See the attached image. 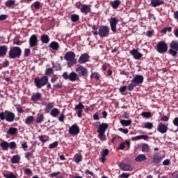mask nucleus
<instances>
[{"label": "nucleus", "instance_id": "44", "mask_svg": "<svg viewBox=\"0 0 178 178\" xmlns=\"http://www.w3.org/2000/svg\"><path fill=\"white\" fill-rule=\"evenodd\" d=\"M141 116H143V118H145L146 119H148L149 118H151V113L149 112H143L141 114Z\"/></svg>", "mask_w": 178, "mask_h": 178}, {"label": "nucleus", "instance_id": "19", "mask_svg": "<svg viewBox=\"0 0 178 178\" xmlns=\"http://www.w3.org/2000/svg\"><path fill=\"white\" fill-rule=\"evenodd\" d=\"M119 166L120 169L124 172H131V170H133V167H131L130 164L126 163H120Z\"/></svg>", "mask_w": 178, "mask_h": 178}, {"label": "nucleus", "instance_id": "8", "mask_svg": "<svg viewBox=\"0 0 178 178\" xmlns=\"http://www.w3.org/2000/svg\"><path fill=\"white\" fill-rule=\"evenodd\" d=\"M159 54H166L168 52V44L165 41L159 42L156 47Z\"/></svg>", "mask_w": 178, "mask_h": 178}, {"label": "nucleus", "instance_id": "34", "mask_svg": "<svg viewBox=\"0 0 178 178\" xmlns=\"http://www.w3.org/2000/svg\"><path fill=\"white\" fill-rule=\"evenodd\" d=\"M41 41L43 44H48L49 42V36L48 35H42L41 36Z\"/></svg>", "mask_w": 178, "mask_h": 178}, {"label": "nucleus", "instance_id": "58", "mask_svg": "<svg viewBox=\"0 0 178 178\" xmlns=\"http://www.w3.org/2000/svg\"><path fill=\"white\" fill-rule=\"evenodd\" d=\"M24 172L26 175H32L33 172L31 171V169L30 168H26L24 170Z\"/></svg>", "mask_w": 178, "mask_h": 178}, {"label": "nucleus", "instance_id": "17", "mask_svg": "<svg viewBox=\"0 0 178 178\" xmlns=\"http://www.w3.org/2000/svg\"><path fill=\"white\" fill-rule=\"evenodd\" d=\"M130 54L136 60H138V59H141V58H143V54L136 49L131 50Z\"/></svg>", "mask_w": 178, "mask_h": 178}, {"label": "nucleus", "instance_id": "38", "mask_svg": "<svg viewBox=\"0 0 178 178\" xmlns=\"http://www.w3.org/2000/svg\"><path fill=\"white\" fill-rule=\"evenodd\" d=\"M54 108V103H49L44 108V111L47 112V113H49V112Z\"/></svg>", "mask_w": 178, "mask_h": 178}, {"label": "nucleus", "instance_id": "30", "mask_svg": "<svg viewBox=\"0 0 178 178\" xmlns=\"http://www.w3.org/2000/svg\"><path fill=\"white\" fill-rule=\"evenodd\" d=\"M60 111L59 109L54 108L53 109H51V112H50V115L51 116H52V118H56V116H58V115H59Z\"/></svg>", "mask_w": 178, "mask_h": 178}, {"label": "nucleus", "instance_id": "36", "mask_svg": "<svg viewBox=\"0 0 178 178\" xmlns=\"http://www.w3.org/2000/svg\"><path fill=\"white\" fill-rule=\"evenodd\" d=\"M16 133H17V128L10 127L8 131V134H10V136H15Z\"/></svg>", "mask_w": 178, "mask_h": 178}, {"label": "nucleus", "instance_id": "43", "mask_svg": "<svg viewBox=\"0 0 178 178\" xmlns=\"http://www.w3.org/2000/svg\"><path fill=\"white\" fill-rule=\"evenodd\" d=\"M92 33L94 35H98V27H97V26L93 25L92 26Z\"/></svg>", "mask_w": 178, "mask_h": 178}, {"label": "nucleus", "instance_id": "51", "mask_svg": "<svg viewBox=\"0 0 178 178\" xmlns=\"http://www.w3.org/2000/svg\"><path fill=\"white\" fill-rule=\"evenodd\" d=\"M39 140H40V141H41V143H43V144H45V143H47V141H48V139H45L44 136H39Z\"/></svg>", "mask_w": 178, "mask_h": 178}, {"label": "nucleus", "instance_id": "40", "mask_svg": "<svg viewBox=\"0 0 178 178\" xmlns=\"http://www.w3.org/2000/svg\"><path fill=\"white\" fill-rule=\"evenodd\" d=\"M154 127V124L152 122H145L144 124V129H147V130H152Z\"/></svg>", "mask_w": 178, "mask_h": 178}, {"label": "nucleus", "instance_id": "57", "mask_svg": "<svg viewBox=\"0 0 178 178\" xmlns=\"http://www.w3.org/2000/svg\"><path fill=\"white\" fill-rule=\"evenodd\" d=\"M59 122H65V114L62 113L58 118Z\"/></svg>", "mask_w": 178, "mask_h": 178}, {"label": "nucleus", "instance_id": "37", "mask_svg": "<svg viewBox=\"0 0 178 178\" xmlns=\"http://www.w3.org/2000/svg\"><path fill=\"white\" fill-rule=\"evenodd\" d=\"M71 20L73 23H76V22H79V20H80V16H79L77 14L72 15Z\"/></svg>", "mask_w": 178, "mask_h": 178}, {"label": "nucleus", "instance_id": "13", "mask_svg": "<svg viewBox=\"0 0 178 178\" xmlns=\"http://www.w3.org/2000/svg\"><path fill=\"white\" fill-rule=\"evenodd\" d=\"M38 45V38L37 35L33 34L29 38V47L30 48H34V47H37Z\"/></svg>", "mask_w": 178, "mask_h": 178}, {"label": "nucleus", "instance_id": "20", "mask_svg": "<svg viewBox=\"0 0 178 178\" xmlns=\"http://www.w3.org/2000/svg\"><path fill=\"white\" fill-rule=\"evenodd\" d=\"M80 10L81 13H84V15H88V13L91 12V6L87 4H83L81 6Z\"/></svg>", "mask_w": 178, "mask_h": 178}, {"label": "nucleus", "instance_id": "2", "mask_svg": "<svg viewBox=\"0 0 178 178\" xmlns=\"http://www.w3.org/2000/svg\"><path fill=\"white\" fill-rule=\"evenodd\" d=\"M34 83L37 88H41L42 87H44L48 84V76H44L41 78H35Z\"/></svg>", "mask_w": 178, "mask_h": 178}, {"label": "nucleus", "instance_id": "10", "mask_svg": "<svg viewBox=\"0 0 178 178\" xmlns=\"http://www.w3.org/2000/svg\"><path fill=\"white\" fill-rule=\"evenodd\" d=\"M98 35L102 38H105L109 35V26H102L98 31Z\"/></svg>", "mask_w": 178, "mask_h": 178}, {"label": "nucleus", "instance_id": "55", "mask_svg": "<svg viewBox=\"0 0 178 178\" xmlns=\"http://www.w3.org/2000/svg\"><path fill=\"white\" fill-rule=\"evenodd\" d=\"M33 6L35 7V8L39 9L41 7V4L39 1H35L33 4Z\"/></svg>", "mask_w": 178, "mask_h": 178}, {"label": "nucleus", "instance_id": "6", "mask_svg": "<svg viewBox=\"0 0 178 178\" xmlns=\"http://www.w3.org/2000/svg\"><path fill=\"white\" fill-rule=\"evenodd\" d=\"M63 78L65 80H70V81H77L79 75L74 72H72L69 74H67V72H64L63 74Z\"/></svg>", "mask_w": 178, "mask_h": 178}, {"label": "nucleus", "instance_id": "54", "mask_svg": "<svg viewBox=\"0 0 178 178\" xmlns=\"http://www.w3.org/2000/svg\"><path fill=\"white\" fill-rule=\"evenodd\" d=\"M118 130L119 131H121L124 134H127L129 133V129H127L120 128Z\"/></svg>", "mask_w": 178, "mask_h": 178}, {"label": "nucleus", "instance_id": "50", "mask_svg": "<svg viewBox=\"0 0 178 178\" xmlns=\"http://www.w3.org/2000/svg\"><path fill=\"white\" fill-rule=\"evenodd\" d=\"M170 163H171V161H170V159H167L163 161V165L164 166H169V165H170Z\"/></svg>", "mask_w": 178, "mask_h": 178}, {"label": "nucleus", "instance_id": "29", "mask_svg": "<svg viewBox=\"0 0 178 178\" xmlns=\"http://www.w3.org/2000/svg\"><path fill=\"white\" fill-rule=\"evenodd\" d=\"M8 52V47L6 45L0 46V56H5Z\"/></svg>", "mask_w": 178, "mask_h": 178}, {"label": "nucleus", "instance_id": "15", "mask_svg": "<svg viewBox=\"0 0 178 178\" xmlns=\"http://www.w3.org/2000/svg\"><path fill=\"white\" fill-rule=\"evenodd\" d=\"M79 133H80V128L76 124H73L69 129V134H71V136H77V134H79Z\"/></svg>", "mask_w": 178, "mask_h": 178}, {"label": "nucleus", "instance_id": "45", "mask_svg": "<svg viewBox=\"0 0 178 178\" xmlns=\"http://www.w3.org/2000/svg\"><path fill=\"white\" fill-rule=\"evenodd\" d=\"M149 149V147H148V145H147V144L143 145V146H142V152H148Z\"/></svg>", "mask_w": 178, "mask_h": 178}, {"label": "nucleus", "instance_id": "14", "mask_svg": "<svg viewBox=\"0 0 178 178\" xmlns=\"http://www.w3.org/2000/svg\"><path fill=\"white\" fill-rule=\"evenodd\" d=\"M90 60V55L88 54L85 53L80 56L78 62L81 65H84V63H87Z\"/></svg>", "mask_w": 178, "mask_h": 178}, {"label": "nucleus", "instance_id": "61", "mask_svg": "<svg viewBox=\"0 0 178 178\" xmlns=\"http://www.w3.org/2000/svg\"><path fill=\"white\" fill-rule=\"evenodd\" d=\"M7 17H8V15H0V21L1 20H6Z\"/></svg>", "mask_w": 178, "mask_h": 178}, {"label": "nucleus", "instance_id": "63", "mask_svg": "<svg viewBox=\"0 0 178 178\" xmlns=\"http://www.w3.org/2000/svg\"><path fill=\"white\" fill-rule=\"evenodd\" d=\"M126 90H127V86H122L120 88V92H124V91H126Z\"/></svg>", "mask_w": 178, "mask_h": 178}, {"label": "nucleus", "instance_id": "18", "mask_svg": "<svg viewBox=\"0 0 178 178\" xmlns=\"http://www.w3.org/2000/svg\"><path fill=\"white\" fill-rule=\"evenodd\" d=\"M83 109H84V105L81 102H79L74 108V111H76L78 118H81Z\"/></svg>", "mask_w": 178, "mask_h": 178}, {"label": "nucleus", "instance_id": "35", "mask_svg": "<svg viewBox=\"0 0 178 178\" xmlns=\"http://www.w3.org/2000/svg\"><path fill=\"white\" fill-rule=\"evenodd\" d=\"M50 48H52L54 51H58V49H59V43L56 42H51L50 44Z\"/></svg>", "mask_w": 178, "mask_h": 178}, {"label": "nucleus", "instance_id": "42", "mask_svg": "<svg viewBox=\"0 0 178 178\" xmlns=\"http://www.w3.org/2000/svg\"><path fill=\"white\" fill-rule=\"evenodd\" d=\"M90 79H95L98 81L99 80V74L97 72H92L90 75Z\"/></svg>", "mask_w": 178, "mask_h": 178}, {"label": "nucleus", "instance_id": "39", "mask_svg": "<svg viewBox=\"0 0 178 178\" xmlns=\"http://www.w3.org/2000/svg\"><path fill=\"white\" fill-rule=\"evenodd\" d=\"M44 122V115L38 114V118H36V123H42Z\"/></svg>", "mask_w": 178, "mask_h": 178}, {"label": "nucleus", "instance_id": "16", "mask_svg": "<svg viewBox=\"0 0 178 178\" xmlns=\"http://www.w3.org/2000/svg\"><path fill=\"white\" fill-rule=\"evenodd\" d=\"M144 81V76L143 75H136L132 80L131 83L138 86V84H143Z\"/></svg>", "mask_w": 178, "mask_h": 178}, {"label": "nucleus", "instance_id": "11", "mask_svg": "<svg viewBox=\"0 0 178 178\" xmlns=\"http://www.w3.org/2000/svg\"><path fill=\"white\" fill-rule=\"evenodd\" d=\"M109 23H110V27L111 29V31H113V33H116L117 31L116 27L118 26V24L119 23V19L116 17H111L109 20Z\"/></svg>", "mask_w": 178, "mask_h": 178}, {"label": "nucleus", "instance_id": "60", "mask_svg": "<svg viewBox=\"0 0 178 178\" xmlns=\"http://www.w3.org/2000/svg\"><path fill=\"white\" fill-rule=\"evenodd\" d=\"M56 80H58V76H56V75H54L51 79V82L55 83V81H56Z\"/></svg>", "mask_w": 178, "mask_h": 178}, {"label": "nucleus", "instance_id": "23", "mask_svg": "<svg viewBox=\"0 0 178 178\" xmlns=\"http://www.w3.org/2000/svg\"><path fill=\"white\" fill-rule=\"evenodd\" d=\"M109 154V149H104L101 153V161L102 162V163H104V162H105L106 161V155H108Z\"/></svg>", "mask_w": 178, "mask_h": 178}, {"label": "nucleus", "instance_id": "24", "mask_svg": "<svg viewBox=\"0 0 178 178\" xmlns=\"http://www.w3.org/2000/svg\"><path fill=\"white\" fill-rule=\"evenodd\" d=\"M108 124L107 123H102L99 126V129L97 130V133H104L106 131V129H108Z\"/></svg>", "mask_w": 178, "mask_h": 178}, {"label": "nucleus", "instance_id": "59", "mask_svg": "<svg viewBox=\"0 0 178 178\" xmlns=\"http://www.w3.org/2000/svg\"><path fill=\"white\" fill-rule=\"evenodd\" d=\"M58 175H60V172L58 171L56 172H53V173L50 174L49 177H55V176H58Z\"/></svg>", "mask_w": 178, "mask_h": 178}, {"label": "nucleus", "instance_id": "1", "mask_svg": "<svg viewBox=\"0 0 178 178\" xmlns=\"http://www.w3.org/2000/svg\"><path fill=\"white\" fill-rule=\"evenodd\" d=\"M76 54L73 51L67 52L64 56V59L67 60L68 66L76 65Z\"/></svg>", "mask_w": 178, "mask_h": 178}, {"label": "nucleus", "instance_id": "32", "mask_svg": "<svg viewBox=\"0 0 178 178\" xmlns=\"http://www.w3.org/2000/svg\"><path fill=\"white\" fill-rule=\"evenodd\" d=\"M120 124L122 126L127 127V126H130V124H131V120H121Z\"/></svg>", "mask_w": 178, "mask_h": 178}, {"label": "nucleus", "instance_id": "56", "mask_svg": "<svg viewBox=\"0 0 178 178\" xmlns=\"http://www.w3.org/2000/svg\"><path fill=\"white\" fill-rule=\"evenodd\" d=\"M30 52H31L30 49H26L24 50V56H30Z\"/></svg>", "mask_w": 178, "mask_h": 178}, {"label": "nucleus", "instance_id": "28", "mask_svg": "<svg viewBox=\"0 0 178 178\" xmlns=\"http://www.w3.org/2000/svg\"><path fill=\"white\" fill-rule=\"evenodd\" d=\"M120 0H114L110 2V4L111 5L113 9H118V8L120 6Z\"/></svg>", "mask_w": 178, "mask_h": 178}, {"label": "nucleus", "instance_id": "12", "mask_svg": "<svg viewBox=\"0 0 178 178\" xmlns=\"http://www.w3.org/2000/svg\"><path fill=\"white\" fill-rule=\"evenodd\" d=\"M162 159H163V156H162V155H161L158 152H154L153 154V164L154 165H159V163H161V162H162Z\"/></svg>", "mask_w": 178, "mask_h": 178}, {"label": "nucleus", "instance_id": "47", "mask_svg": "<svg viewBox=\"0 0 178 178\" xmlns=\"http://www.w3.org/2000/svg\"><path fill=\"white\" fill-rule=\"evenodd\" d=\"M99 135L98 137L101 141H105V134L104 133H101L98 132Z\"/></svg>", "mask_w": 178, "mask_h": 178}, {"label": "nucleus", "instance_id": "62", "mask_svg": "<svg viewBox=\"0 0 178 178\" xmlns=\"http://www.w3.org/2000/svg\"><path fill=\"white\" fill-rule=\"evenodd\" d=\"M118 149H124V143H121L118 147Z\"/></svg>", "mask_w": 178, "mask_h": 178}, {"label": "nucleus", "instance_id": "27", "mask_svg": "<svg viewBox=\"0 0 178 178\" xmlns=\"http://www.w3.org/2000/svg\"><path fill=\"white\" fill-rule=\"evenodd\" d=\"M135 161L136 162H144V161H147V156L140 154L135 158Z\"/></svg>", "mask_w": 178, "mask_h": 178}, {"label": "nucleus", "instance_id": "3", "mask_svg": "<svg viewBox=\"0 0 178 178\" xmlns=\"http://www.w3.org/2000/svg\"><path fill=\"white\" fill-rule=\"evenodd\" d=\"M0 119L1 120H6V122H13L15 120V113L6 111L0 113Z\"/></svg>", "mask_w": 178, "mask_h": 178}, {"label": "nucleus", "instance_id": "26", "mask_svg": "<svg viewBox=\"0 0 178 178\" xmlns=\"http://www.w3.org/2000/svg\"><path fill=\"white\" fill-rule=\"evenodd\" d=\"M42 97V95H41V93L40 92H37L36 94H33L31 96V101H33V102H38V101H40V99H41V97Z\"/></svg>", "mask_w": 178, "mask_h": 178}, {"label": "nucleus", "instance_id": "21", "mask_svg": "<svg viewBox=\"0 0 178 178\" xmlns=\"http://www.w3.org/2000/svg\"><path fill=\"white\" fill-rule=\"evenodd\" d=\"M165 3V0H151L150 5L153 8H157V6H161Z\"/></svg>", "mask_w": 178, "mask_h": 178}, {"label": "nucleus", "instance_id": "52", "mask_svg": "<svg viewBox=\"0 0 178 178\" xmlns=\"http://www.w3.org/2000/svg\"><path fill=\"white\" fill-rule=\"evenodd\" d=\"M120 178H129L130 177L129 173L123 172L122 175L119 176Z\"/></svg>", "mask_w": 178, "mask_h": 178}, {"label": "nucleus", "instance_id": "7", "mask_svg": "<svg viewBox=\"0 0 178 178\" xmlns=\"http://www.w3.org/2000/svg\"><path fill=\"white\" fill-rule=\"evenodd\" d=\"M0 147L3 149V151H8V149H15L16 148V143L10 142L8 143L7 141H2L0 143Z\"/></svg>", "mask_w": 178, "mask_h": 178}, {"label": "nucleus", "instance_id": "22", "mask_svg": "<svg viewBox=\"0 0 178 178\" xmlns=\"http://www.w3.org/2000/svg\"><path fill=\"white\" fill-rule=\"evenodd\" d=\"M157 131L161 134H165L168 131V127L163 124H160L157 127Z\"/></svg>", "mask_w": 178, "mask_h": 178}, {"label": "nucleus", "instance_id": "46", "mask_svg": "<svg viewBox=\"0 0 178 178\" xmlns=\"http://www.w3.org/2000/svg\"><path fill=\"white\" fill-rule=\"evenodd\" d=\"M58 144H59V143L58 141H55L54 143H53L49 145V148H50V149L56 148V147H58Z\"/></svg>", "mask_w": 178, "mask_h": 178}, {"label": "nucleus", "instance_id": "31", "mask_svg": "<svg viewBox=\"0 0 178 178\" xmlns=\"http://www.w3.org/2000/svg\"><path fill=\"white\" fill-rule=\"evenodd\" d=\"M34 116L33 115L28 116L25 120V124L28 125L31 124L34 122Z\"/></svg>", "mask_w": 178, "mask_h": 178}, {"label": "nucleus", "instance_id": "4", "mask_svg": "<svg viewBox=\"0 0 178 178\" xmlns=\"http://www.w3.org/2000/svg\"><path fill=\"white\" fill-rule=\"evenodd\" d=\"M170 49L168 51V54L172 55L174 58L177 56V51H178V41L177 40H172L170 44Z\"/></svg>", "mask_w": 178, "mask_h": 178}, {"label": "nucleus", "instance_id": "53", "mask_svg": "<svg viewBox=\"0 0 178 178\" xmlns=\"http://www.w3.org/2000/svg\"><path fill=\"white\" fill-rule=\"evenodd\" d=\"M52 73H54V69L52 68H47L45 71V74H47V76L49 74H52Z\"/></svg>", "mask_w": 178, "mask_h": 178}, {"label": "nucleus", "instance_id": "48", "mask_svg": "<svg viewBox=\"0 0 178 178\" xmlns=\"http://www.w3.org/2000/svg\"><path fill=\"white\" fill-rule=\"evenodd\" d=\"M136 86L137 85L134 84L133 82H131V83L128 86L129 91H133V90H134V87Z\"/></svg>", "mask_w": 178, "mask_h": 178}, {"label": "nucleus", "instance_id": "25", "mask_svg": "<svg viewBox=\"0 0 178 178\" xmlns=\"http://www.w3.org/2000/svg\"><path fill=\"white\" fill-rule=\"evenodd\" d=\"M72 160L76 163H80L83 161V156L80 153H76L74 154Z\"/></svg>", "mask_w": 178, "mask_h": 178}, {"label": "nucleus", "instance_id": "64", "mask_svg": "<svg viewBox=\"0 0 178 178\" xmlns=\"http://www.w3.org/2000/svg\"><path fill=\"white\" fill-rule=\"evenodd\" d=\"M174 17H175V19L176 20L178 21V10H177V11H175V12L174 13Z\"/></svg>", "mask_w": 178, "mask_h": 178}, {"label": "nucleus", "instance_id": "49", "mask_svg": "<svg viewBox=\"0 0 178 178\" xmlns=\"http://www.w3.org/2000/svg\"><path fill=\"white\" fill-rule=\"evenodd\" d=\"M4 177H6V178H17V177L16 175H13V173L5 174Z\"/></svg>", "mask_w": 178, "mask_h": 178}, {"label": "nucleus", "instance_id": "33", "mask_svg": "<svg viewBox=\"0 0 178 178\" xmlns=\"http://www.w3.org/2000/svg\"><path fill=\"white\" fill-rule=\"evenodd\" d=\"M12 163H19L20 162V156L19 155H14L11 158Z\"/></svg>", "mask_w": 178, "mask_h": 178}, {"label": "nucleus", "instance_id": "5", "mask_svg": "<svg viewBox=\"0 0 178 178\" xmlns=\"http://www.w3.org/2000/svg\"><path fill=\"white\" fill-rule=\"evenodd\" d=\"M22 55V49L19 47H15L9 51V56L12 59L15 58H20Z\"/></svg>", "mask_w": 178, "mask_h": 178}, {"label": "nucleus", "instance_id": "41", "mask_svg": "<svg viewBox=\"0 0 178 178\" xmlns=\"http://www.w3.org/2000/svg\"><path fill=\"white\" fill-rule=\"evenodd\" d=\"M15 1L13 0H8L6 2L5 5L7 6V8H10L11 6H13L15 5Z\"/></svg>", "mask_w": 178, "mask_h": 178}, {"label": "nucleus", "instance_id": "9", "mask_svg": "<svg viewBox=\"0 0 178 178\" xmlns=\"http://www.w3.org/2000/svg\"><path fill=\"white\" fill-rule=\"evenodd\" d=\"M75 72H76L79 76H82V77H87V76H88V69L83 65L76 67Z\"/></svg>", "mask_w": 178, "mask_h": 178}]
</instances>
